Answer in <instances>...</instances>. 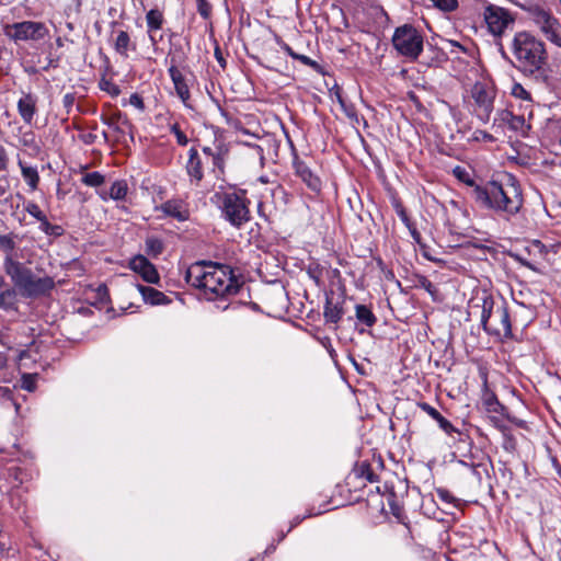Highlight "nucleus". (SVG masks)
Returning <instances> with one entry per match:
<instances>
[{
	"label": "nucleus",
	"mask_w": 561,
	"mask_h": 561,
	"mask_svg": "<svg viewBox=\"0 0 561 561\" xmlns=\"http://www.w3.org/2000/svg\"><path fill=\"white\" fill-rule=\"evenodd\" d=\"M354 473L356 477L363 478L369 482H376L378 480V476L374 472L370 463L367 461L357 463L354 468Z\"/></svg>",
	"instance_id": "obj_31"
},
{
	"label": "nucleus",
	"mask_w": 561,
	"mask_h": 561,
	"mask_svg": "<svg viewBox=\"0 0 561 561\" xmlns=\"http://www.w3.org/2000/svg\"><path fill=\"white\" fill-rule=\"evenodd\" d=\"M214 55H215V58H216V60L218 61V64L221 66V68H222V69H225V68H226V64H227V61H226V59H225V57H224V54H222V51H221V49H220V47H219V46H216V47H215V53H214Z\"/></svg>",
	"instance_id": "obj_54"
},
{
	"label": "nucleus",
	"mask_w": 561,
	"mask_h": 561,
	"mask_svg": "<svg viewBox=\"0 0 561 561\" xmlns=\"http://www.w3.org/2000/svg\"><path fill=\"white\" fill-rule=\"evenodd\" d=\"M129 267L135 273L139 274L145 282L159 284V273L156 266L146 256L141 254L134 256L129 262Z\"/></svg>",
	"instance_id": "obj_14"
},
{
	"label": "nucleus",
	"mask_w": 561,
	"mask_h": 561,
	"mask_svg": "<svg viewBox=\"0 0 561 561\" xmlns=\"http://www.w3.org/2000/svg\"><path fill=\"white\" fill-rule=\"evenodd\" d=\"M282 47H283V49H284V50H285V51H286V53H287L291 58H294V59H295V56H297V55H298V54H297V53H295V51L293 50V48H291L288 44H286V43H283Z\"/></svg>",
	"instance_id": "obj_60"
},
{
	"label": "nucleus",
	"mask_w": 561,
	"mask_h": 561,
	"mask_svg": "<svg viewBox=\"0 0 561 561\" xmlns=\"http://www.w3.org/2000/svg\"><path fill=\"white\" fill-rule=\"evenodd\" d=\"M518 7L527 13L528 19L548 41L557 46H561V24L558 18L553 15L550 8L545 3L533 0L518 3Z\"/></svg>",
	"instance_id": "obj_6"
},
{
	"label": "nucleus",
	"mask_w": 561,
	"mask_h": 561,
	"mask_svg": "<svg viewBox=\"0 0 561 561\" xmlns=\"http://www.w3.org/2000/svg\"><path fill=\"white\" fill-rule=\"evenodd\" d=\"M293 167L295 174L308 186V188H310L312 192H320V179L311 171L306 162L300 160L296 154L293 160Z\"/></svg>",
	"instance_id": "obj_15"
},
{
	"label": "nucleus",
	"mask_w": 561,
	"mask_h": 561,
	"mask_svg": "<svg viewBox=\"0 0 561 561\" xmlns=\"http://www.w3.org/2000/svg\"><path fill=\"white\" fill-rule=\"evenodd\" d=\"M197 11L204 19H208L211 14V5L207 0H196Z\"/></svg>",
	"instance_id": "obj_46"
},
{
	"label": "nucleus",
	"mask_w": 561,
	"mask_h": 561,
	"mask_svg": "<svg viewBox=\"0 0 561 561\" xmlns=\"http://www.w3.org/2000/svg\"><path fill=\"white\" fill-rule=\"evenodd\" d=\"M483 329L491 335H496L500 337L512 336L511 316L504 301L497 304L495 313L492 314L491 319L483 327Z\"/></svg>",
	"instance_id": "obj_12"
},
{
	"label": "nucleus",
	"mask_w": 561,
	"mask_h": 561,
	"mask_svg": "<svg viewBox=\"0 0 561 561\" xmlns=\"http://www.w3.org/2000/svg\"><path fill=\"white\" fill-rule=\"evenodd\" d=\"M170 130L172 134H174L176 138V142L180 146H186L188 142V139L186 135L181 130L180 125L178 123H174L170 126Z\"/></svg>",
	"instance_id": "obj_42"
},
{
	"label": "nucleus",
	"mask_w": 561,
	"mask_h": 561,
	"mask_svg": "<svg viewBox=\"0 0 561 561\" xmlns=\"http://www.w3.org/2000/svg\"><path fill=\"white\" fill-rule=\"evenodd\" d=\"M559 243L553 244H545L540 240H533L527 247L526 251L529 255L534 256V260L529 261L522 256V254H516L515 259L524 266H527L528 268L533 271H537V265L540 264L538 259H541L548 263H553L557 260V255L559 252Z\"/></svg>",
	"instance_id": "obj_9"
},
{
	"label": "nucleus",
	"mask_w": 561,
	"mask_h": 561,
	"mask_svg": "<svg viewBox=\"0 0 561 561\" xmlns=\"http://www.w3.org/2000/svg\"><path fill=\"white\" fill-rule=\"evenodd\" d=\"M295 59L299 60L301 64H304L306 66H309L310 68H312L313 70H316L318 72L321 70V66L316 60H312L311 58H309L306 55L298 54L297 56H295Z\"/></svg>",
	"instance_id": "obj_47"
},
{
	"label": "nucleus",
	"mask_w": 561,
	"mask_h": 561,
	"mask_svg": "<svg viewBox=\"0 0 561 561\" xmlns=\"http://www.w3.org/2000/svg\"><path fill=\"white\" fill-rule=\"evenodd\" d=\"M79 139L85 145H93L96 141L98 136L93 131L82 133L79 135Z\"/></svg>",
	"instance_id": "obj_51"
},
{
	"label": "nucleus",
	"mask_w": 561,
	"mask_h": 561,
	"mask_svg": "<svg viewBox=\"0 0 561 561\" xmlns=\"http://www.w3.org/2000/svg\"><path fill=\"white\" fill-rule=\"evenodd\" d=\"M227 153V148L224 146H218L211 158L214 167L217 168L221 173L224 172Z\"/></svg>",
	"instance_id": "obj_34"
},
{
	"label": "nucleus",
	"mask_w": 561,
	"mask_h": 561,
	"mask_svg": "<svg viewBox=\"0 0 561 561\" xmlns=\"http://www.w3.org/2000/svg\"><path fill=\"white\" fill-rule=\"evenodd\" d=\"M76 95L75 93H67L64 95L62 105L66 108L67 114H69L75 105Z\"/></svg>",
	"instance_id": "obj_49"
},
{
	"label": "nucleus",
	"mask_w": 561,
	"mask_h": 561,
	"mask_svg": "<svg viewBox=\"0 0 561 561\" xmlns=\"http://www.w3.org/2000/svg\"><path fill=\"white\" fill-rule=\"evenodd\" d=\"M474 202L483 208L514 216L522 209L524 198L519 185L510 178L505 184L490 181L483 187H476Z\"/></svg>",
	"instance_id": "obj_2"
},
{
	"label": "nucleus",
	"mask_w": 561,
	"mask_h": 561,
	"mask_svg": "<svg viewBox=\"0 0 561 561\" xmlns=\"http://www.w3.org/2000/svg\"><path fill=\"white\" fill-rule=\"evenodd\" d=\"M494 124L507 125L510 129L515 131H523L526 127V121L523 115H515L510 110H502L496 113Z\"/></svg>",
	"instance_id": "obj_19"
},
{
	"label": "nucleus",
	"mask_w": 561,
	"mask_h": 561,
	"mask_svg": "<svg viewBox=\"0 0 561 561\" xmlns=\"http://www.w3.org/2000/svg\"><path fill=\"white\" fill-rule=\"evenodd\" d=\"M15 249V241L12 234H0V250L7 253V256L13 257L12 252Z\"/></svg>",
	"instance_id": "obj_37"
},
{
	"label": "nucleus",
	"mask_w": 561,
	"mask_h": 561,
	"mask_svg": "<svg viewBox=\"0 0 561 561\" xmlns=\"http://www.w3.org/2000/svg\"><path fill=\"white\" fill-rule=\"evenodd\" d=\"M9 167V156L5 148L0 144V171H7Z\"/></svg>",
	"instance_id": "obj_50"
},
{
	"label": "nucleus",
	"mask_w": 561,
	"mask_h": 561,
	"mask_svg": "<svg viewBox=\"0 0 561 561\" xmlns=\"http://www.w3.org/2000/svg\"><path fill=\"white\" fill-rule=\"evenodd\" d=\"M21 381H22V383H21L22 389L27 390V391H34L35 390V388H36L35 376H33L31 374H24L22 376Z\"/></svg>",
	"instance_id": "obj_44"
},
{
	"label": "nucleus",
	"mask_w": 561,
	"mask_h": 561,
	"mask_svg": "<svg viewBox=\"0 0 561 561\" xmlns=\"http://www.w3.org/2000/svg\"><path fill=\"white\" fill-rule=\"evenodd\" d=\"M433 4L445 12H451L457 9V0H431Z\"/></svg>",
	"instance_id": "obj_40"
},
{
	"label": "nucleus",
	"mask_w": 561,
	"mask_h": 561,
	"mask_svg": "<svg viewBox=\"0 0 561 561\" xmlns=\"http://www.w3.org/2000/svg\"><path fill=\"white\" fill-rule=\"evenodd\" d=\"M163 249H164L163 242L159 238H156V237L147 238L146 252L149 255L157 257L158 255H160L162 253Z\"/></svg>",
	"instance_id": "obj_32"
},
{
	"label": "nucleus",
	"mask_w": 561,
	"mask_h": 561,
	"mask_svg": "<svg viewBox=\"0 0 561 561\" xmlns=\"http://www.w3.org/2000/svg\"><path fill=\"white\" fill-rule=\"evenodd\" d=\"M146 22L149 33V38L152 46H156L158 39L151 34L152 32L160 30L164 22L163 13L158 9H151L146 14Z\"/></svg>",
	"instance_id": "obj_24"
},
{
	"label": "nucleus",
	"mask_w": 561,
	"mask_h": 561,
	"mask_svg": "<svg viewBox=\"0 0 561 561\" xmlns=\"http://www.w3.org/2000/svg\"><path fill=\"white\" fill-rule=\"evenodd\" d=\"M5 274L25 298H38L49 295L55 288L53 277L45 275L36 277L32 270L13 257L5 256L3 262Z\"/></svg>",
	"instance_id": "obj_4"
},
{
	"label": "nucleus",
	"mask_w": 561,
	"mask_h": 561,
	"mask_svg": "<svg viewBox=\"0 0 561 561\" xmlns=\"http://www.w3.org/2000/svg\"><path fill=\"white\" fill-rule=\"evenodd\" d=\"M336 96H337V101L341 104L346 116L351 119L357 121V111H356L355 106L353 104H346L341 94L337 93Z\"/></svg>",
	"instance_id": "obj_41"
},
{
	"label": "nucleus",
	"mask_w": 561,
	"mask_h": 561,
	"mask_svg": "<svg viewBox=\"0 0 561 561\" xmlns=\"http://www.w3.org/2000/svg\"><path fill=\"white\" fill-rule=\"evenodd\" d=\"M454 176L462 182L463 184L470 186L471 190V197L474 199V190L476 187H483V185H479L476 183V181L472 178V174L465 168L457 165L453 169Z\"/></svg>",
	"instance_id": "obj_27"
},
{
	"label": "nucleus",
	"mask_w": 561,
	"mask_h": 561,
	"mask_svg": "<svg viewBox=\"0 0 561 561\" xmlns=\"http://www.w3.org/2000/svg\"><path fill=\"white\" fill-rule=\"evenodd\" d=\"M390 508L392 514L398 518L401 519V507L394 503L390 504Z\"/></svg>",
	"instance_id": "obj_59"
},
{
	"label": "nucleus",
	"mask_w": 561,
	"mask_h": 561,
	"mask_svg": "<svg viewBox=\"0 0 561 561\" xmlns=\"http://www.w3.org/2000/svg\"><path fill=\"white\" fill-rule=\"evenodd\" d=\"M551 461L554 468L557 469L558 473H561V467L559 466L558 457L551 456Z\"/></svg>",
	"instance_id": "obj_63"
},
{
	"label": "nucleus",
	"mask_w": 561,
	"mask_h": 561,
	"mask_svg": "<svg viewBox=\"0 0 561 561\" xmlns=\"http://www.w3.org/2000/svg\"><path fill=\"white\" fill-rule=\"evenodd\" d=\"M18 112L25 124H32L37 112V98L32 93H25L18 101Z\"/></svg>",
	"instance_id": "obj_18"
},
{
	"label": "nucleus",
	"mask_w": 561,
	"mask_h": 561,
	"mask_svg": "<svg viewBox=\"0 0 561 561\" xmlns=\"http://www.w3.org/2000/svg\"><path fill=\"white\" fill-rule=\"evenodd\" d=\"M392 44L400 55L415 60L423 50V36L414 26L404 24L396 28Z\"/></svg>",
	"instance_id": "obj_7"
},
{
	"label": "nucleus",
	"mask_w": 561,
	"mask_h": 561,
	"mask_svg": "<svg viewBox=\"0 0 561 561\" xmlns=\"http://www.w3.org/2000/svg\"><path fill=\"white\" fill-rule=\"evenodd\" d=\"M483 405L488 412L494 413H497L499 410L502 408V405L500 404V402L497 401L496 397L493 393L486 394L483 398Z\"/></svg>",
	"instance_id": "obj_39"
},
{
	"label": "nucleus",
	"mask_w": 561,
	"mask_h": 561,
	"mask_svg": "<svg viewBox=\"0 0 561 561\" xmlns=\"http://www.w3.org/2000/svg\"><path fill=\"white\" fill-rule=\"evenodd\" d=\"M25 210L31 215L33 216L34 218H36L39 222L41 221H44L46 215L41 210L39 206L36 204V203H28L25 207Z\"/></svg>",
	"instance_id": "obj_43"
},
{
	"label": "nucleus",
	"mask_w": 561,
	"mask_h": 561,
	"mask_svg": "<svg viewBox=\"0 0 561 561\" xmlns=\"http://www.w3.org/2000/svg\"><path fill=\"white\" fill-rule=\"evenodd\" d=\"M39 228L47 236H51V237H60L64 233V228L59 225L50 224L47 220V217H45L44 221H41Z\"/></svg>",
	"instance_id": "obj_35"
},
{
	"label": "nucleus",
	"mask_w": 561,
	"mask_h": 561,
	"mask_svg": "<svg viewBox=\"0 0 561 561\" xmlns=\"http://www.w3.org/2000/svg\"><path fill=\"white\" fill-rule=\"evenodd\" d=\"M99 87L102 91L107 92L112 96H117L121 93L119 87L105 78L100 80Z\"/></svg>",
	"instance_id": "obj_38"
},
{
	"label": "nucleus",
	"mask_w": 561,
	"mask_h": 561,
	"mask_svg": "<svg viewBox=\"0 0 561 561\" xmlns=\"http://www.w3.org/2000/svg\"><path fill=\"white\" fill-rule=\"evenodd\" d=\"M185 280L203 290L208 300L236 295L242 286L229 265L205 261L191 265Z\"/></svg>",
	"instance_id": "obj_1"
},
{
	"label": "nucleus",
	"mask_w": 561,
	"mask_h": 561,
	"mask_svg": "<svg viewBox=\"0 0 561 561\" xmlns=\"http://www.w3.org/2000/svg\"><path fill=\"white\" fill-rule=\"evenodd\" d=\"M129 103L140 111L145 110V103L142 98L138 93H134L129 98Z\"/></svg>",
	"instance_id": "obj_52"
},
{
	"label": "nucleus",
	"mask_w": 561,
	"mask_h": 561,
	"mask_svg": "<svg viewBox=\"0 0 561 561\" xmlns=\"http://www.w3.org/2000/svg\"><path fill=\"white\" fill-rule=\"evenodd\" d=\"M135 49V44H131L130 36L126 31H118L114 43V48L117 54L123 57H128L129 48Z\"/></svg>",
	"instance_id": "obj_26"
},
{
	"label": "nucleus",
	"mask_w": 561,
	"mask_h": 561,
	"mask_svg": "<svg viewBox=\"0 0 561 561\" xmlns=\"http://www.w3.org/2000/svg\"><path fill=\"white\" fill-rule=\"evenodd\" d=\"M412 239L420 245L423 247L421 233L417 231L416 227H413L409 230Z\"/></svg>",
	"instance_id": "obj_56"
},
{
	"label": "nucleus",
	"mask_w": 561,
	"mask_h": 561,
	"mask_svg": "<svg viewBox=\"0 0 561 561\" xmlns=\"http://www.w3.org/2000/svg\"><path fill=\"white\" fill-rule=\"evenodd\" d=\"M355 317L358 323L364 324L367 328H371L377 322V317L374 314L371 309L366 305L355 306Z\"/></svg>",
	"instance_id": "obj_25"
},
{
	"label": "nucleus",
	"mask_w": 561,
	"mask_h": 561,
	"mask_svg": "<svg viewBox=\"0 0 561 561\" xmlns=\"http://www.w3.org/2000/svg\"><path fill=\"white\" fill-rule=\"evenodd\" d=\"M9 188V181L5 176L0 178V197L3 196Z\"/></svg>",
	"instance_id": "obj_57"
},
{
	"label": "nucleus",
	"mask_w": 561,
	"mask_h": 561,
	"mask_svg": "<svg viewBox=\"0 0 561 561\" xmlns=\"http://www.w3.org/2000/svg\"><path fill=\"white\" fill-rule=\"evenodd\" d=\"M484 20L489 31L496 36L502 35L515 21L508 10L494 4H490L485 8Z\"/></svg>",
	"instance_id": "obj_11"
},
{
	"label": "nucleus",
	"mask_w": 561,
	"mask_h": 561,
	"mask_svg": "<svg viewBox=\"0 0 561 561\" xmlns=\"http://www.w3.org/2000/svg\"><path fill=\"white\" fill-rule=\"evenodd\" d=\"M393 208L398 216L400 217V219L408 215L403 204L399 199L393 201Z\"/></svg>",
	"instance_id": "obj_53"
},
{
	"label": "nucleus",
	"mask_w": 561,
	"mask_h": 561,
	"mask_svg": "<svg viewBox=\"0 0 561 561\" xmlns=\"http://www.w3.org/2000/svg\"><path fill=\"white\" fill-rule=\"evenodd\" d=\"M401 220L409 230L412 229L413 227H415V225L411 221V219L409 218L408 215L405 217L401 218Z\"/></svg>",
	"instance_id": "obj_61"
},
{
	"label": "nucleus",
	"mask_w": 561,
	"mask_h": 561,
	"mask_svg": "<svg viewBox=\"0 0 561 561\" xmlns=\"http://www.w3.org/2000/svg\"><path fill=\"white\" fill-rule=\"evenodd\" d=\"M185 169L191 181H194L196 184H198L203 180V162L197 149L194 147L188 150V160Z\"/></svg>",
	"instance_id": "obj_20"
},
{
	"label": "nucleus",
	"mask_w": 561,
	"mask_h": 561,
	"mask_svg": "<svg viewBox=\"0 0 561 561\" xmlns=\"http://www.w3.org/2000/svg\"><path fill=\"white\" fill-rule=\"evenodd\" d=\"M420 284L421 286L428 293L433 294V291L435 290V287L433 285V283L427 279L425 276H423L420 280Z\"/></svg>",
	"instance_id": "obj_55"
},
{
	"label": "nucleus",
	"mask_w": 561,
	"mask_h": 561,
	"mask_svg": "<svg viewBox=\"0 0 561 561\" xmlns=\"http://www.w3.org/2000/svg\"><path fill=\"white\" fill-rule=\"evenodd\" d=\"M19 165L21 168L22 176L30 186L31 191L37 190L41 180L37 169L34 167L25 165L22 161H19Z\"/></svg>",
	"instance_id": "obj_28"
},
{
	"label": "nucleus",
	"mask_w": 561,
	"mask_h": 561,
	"mask_svg": "<svg viewBox=\"0 0 561 561\" xmlns=\"http://www.w3.org/2000/svg\"><path fill=\"white\" fill-rule=\"evenodd\" d=\"M128 187L125 181H116L110 187V196L113 199H124L127 194Z\"/></svg>",
	"instance_id": "obj_33"
},
{
	"label": "nucleus",
	"mask_w": 561,
	"mask_h": 561,
	"mask_svg": "<svg viewBox=\"0 0 561 561\" xmlns=\"http://www.w3.org/2000/svg\"><path fill=\"white\" fill-rule=\"evenodd\" d=\"M472 308H481V324L484 327L489 320L491 319L492 314L496 311V304L494 301V298L491 294L483 290L481 295H477L472 299Z\"/></svg>",
	"instance_id": "obj_16"
},
{
	"label": "nucleus",
	"mask_w": 561,
	"mask_h": 561,
	"mask_svg": "<svg viewBox=\"0 0 561 561\" xmlns=\"http://www.w3.org/2000/svg\"><path fill=\"white\" fill-rule=\"evenodd\" d=\"M512 94L517 99L530 101L529 92L526 91L524 87L519 83H514V85L512 87Z\"/></svg>",
	"instance_id": "obj_45"
},
{
	"label": "nucleus",
	"mask_w": 561,
	"mask_h": 561,
	"mask_svg": "<svg viewBox=\"0 0 561 561\" xmlns=\"http://www.w3.org/2000/svg\"><path fill=\"white\" fill-rule=\"evenodd\" d=\"M101 121L117 133H123L119 124H128L127 117L124 116L119 111L114 112L110 116L102 115Z\"/></svg>",
	"instance_id": "obj_30"
},
{
	"label": "nucleus",
	"mask_w": 561,
	"mask_h": 561,
	"mask_svg": "<svg viewBox=\"0 0 561 561\" xmlns=\"http://www.w3.org/2000/svg\"><path fill=\"white\" fill-rule=\"evenodd\" d=\"M169 75L174 84L178 96L186 105L191 94L183 73L173 65L169 68Z\"/></svg>",
	"instance_id": "obj_21"
},
{
	"label": "nucleus",
	"mask_w": 561,
	"mask_h": 561,
	"mask_svg": "<svg viewBox=\"0 0 561 561\" xmlns=\"http://www.w3.org/2000/svg\"><path fill=\"white\" fill-rule=\"evenodd\" d=\"M47 33L48 30L45 24L35 21H23L5 27V34L15 42L39 41L44 38Z\"/></svg>",
	"instance_id": "obj_10"
},
{
	"label": "nucleus",
	"mask_w": 561,
	"mask_h": 561,
	"mask_svg": "<svg viewBox=\"0 0 561 561\" xmlns=\"http://www.w3.org/2000/svg\"><path fill=\"white\" fill-rule=\"evenodd\" d=\"M0 398L12 400V391L8 387H0Z\"/></svg>",
	"instance_id": "obj_58"
},
{
	"label": "nucleus",
	"mask_w": 561,
	"mask_h": 561,
	"mask_svg": "<svg viewBox=\"0 0 561 561\" xmlns=\"http://www.w3.org/2000/svg\"><path fill=\"white\" fill-rule=\"evenodd\" d=\"M16 290L14 288H7L0 293V309L3 310H16L18 299Z\"/></svg>",
	"instance_id": "obj_29"
},
{
	"label": "nucleus",
	"mask_w": 561,
	"mask_h": 561,
	"mask_svg": "<svg viewBox=\"0 0 561 561\" xmlns=\"http://www.w3.org/2000/svg\"><path fill=\"white\" fill-rule=\"evenodd\" d=\"M512 54L513 66L527 76L539 72L548 58L543 42L527 31L514 35Z\"/></svg>",
	"instance_id": "obj_3"
},
{
	"label": "nucleus",
	"mask_w": 561,
	"mask_h": 561,
	"mask_svg": "<svg viewBox=\"0 0 561 561\" xmlns=\"http://www.w3.org/2000/svg\"><path fill=\"white\" fill-rule=\"evenodd\" d=\"M158 209L178 221H186L190 218L187 205L181 199H169L161 204Z\"/></svg>",
	"instance_id": "obj_17"
},
{
	"label": "nucleus",
	"mask_w": 561,
	"mask_h": 561,
	"mask_svg": "<svg viewBox=\"0 0 561 561\" xmlns=\"http://www.w3.org/2000/svg\"><path fill=\"white\" fill-rule=\"evenodd\" d=\"M221 217L234 228H241L251 220L250 199L245 190L216 193Z\"/></svg>",
	"instance_id": "obj_5"
},
{
	"label": "nucleus",
	"mask_w": 561,
	"mask_h": 561,
	"mask_svg": "<svg viewBox=\"0 0 561 561\" xmlns=\"http://www.w3.org/2000/svg\"><path fill=\"white\" fill-rule=\"evenodd\" d=\"M345 296L343 294L334 295L333 291L325 295V305L323 317L327 323L336 324L345 313Z\"/></svg>",
	"instance_id": "obj_13"
},
{
	"label": "nucleus",
	"mask_w": 561,
	"mask_h": 561,
	"mask_svg": "<svg viewBox=\"0 0 561 561\" xmlns=\"http://www.w3.org/2000/svg\"><path fill=\"white\" fill-rule=\"evenodd\" d=\"M7 366V356L2 353H0V369L4 368Z\"/></svg>",
	"instance_id": "obj_64"
},
{
	"label": "nucleus",
	"mask_w": 561,
	"mask_h": 561,
	"mask_svg": "<svg viewBox=\"0 0 561 561\" xmlns=\"http://www.w3.org/2000/svg\"><path fill=\"white\" fill-rule=\"evenodd\" d=\"M139 293L142 296V299L146 304H150L152 306L159 305H168L171 302V299L165 296L162 291L144 285H137Z\"/></svg>",
	"instance_id": "obj_22"
},
{
	"label": "nucleus",
	"mask_w": 561,
	"mask_h": 561,
	"mask_svg": "<svg viewBox=\"0 0 561 561\" xmlns=\"http://www.w3.org/2000/svg\"><path fill=\"white\" fill-rule=\"evenodd\" d=\"M82 183L88 186L98 187L104 183V176L100 172L85 173L82 176Z\"/></svg>",
	"instance_id": "obj_36"
},
{
	"label": "nucleus",
	"mask_w": 561,
	"mask_h": 561,
	"mask_svg": "<svg viewBox=\"0 0 561 561\" xmlns=\"http://www.w3.org/2000/svg\"><path fill=\"white\" fill-rule=\"evenodd\" d=\"M417 407L427 413L433 420H435L446 434L451 435L453 433L458 432L447 419H445L435 408H433L427 402H419Z\"/></svg>",
	"instance_id": "obj_23"
},
{
	"label": "nucleus",
	"mask_w": 561,
	"mask_h": 561,
	"mask_svg": "<svg viewBox=\"0 0 561 561\" xmlns=\"http://www.w3.org/2000/svg\"><path fill=\"white\" fill-rule=\"evenodd\" d=\"M495 93V88L486 81H477L470 90V95L476 103L477 116L484 123L489 122L493 111Z\"/></svg>",
	"instance_id": "obj_8"
},
{
	"label": "nucleus",
	"mask_w": 561,
	"mask_h": 561,
	"mask_svg": "<svg viewBox=\"0 0 561 561\" xmlns=\"http://www.w3.org/2000/svg\"><path fill=\"white\" fill-rule=\"evenodd\" d=\"M202 150H203V152H204L206 156H208V157H210V158H213V154L216 152V149H213L211 147H208V146L203 147V149H202Z\"/></svg>",
	"instance_id": "obj_62"
},
{
	"label": "nucleus",
	"mask_w": 561,
	"mask_h": 561,
	"mask_svg": "<svg viewBox=\"0 0 561 561\" xmlns=\"http://www.w3.org/2000/svg\"><path fill=\"white\" fill-rule=\"evenodd\" d=\"M436 492V495L439 500H442L443 502L445 503H448V504H451L455 502V497L454 495L447 490V489H444V488H437L435 490Z\"/></svg>",
	"instance_id": "obj_48"
}]
</instances>
